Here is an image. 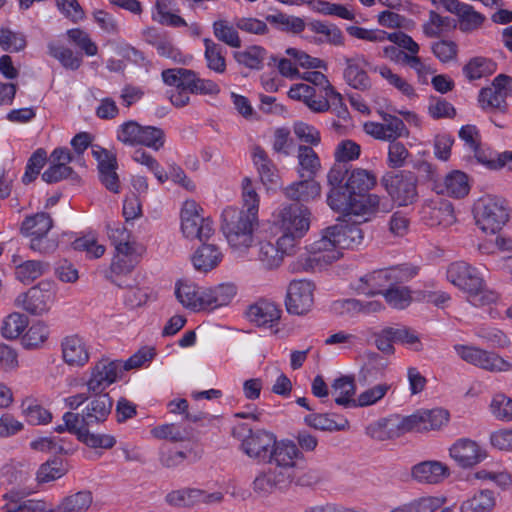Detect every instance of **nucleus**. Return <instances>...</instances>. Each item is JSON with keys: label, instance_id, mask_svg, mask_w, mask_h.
Returning <instances> with one entry per match:
<instances>
[{"label": "nucleus", "instance_id": "c756f323", "mask_svg": "<svg viewBox=\"0 0 512 512\" xmlns=\"http://www.w3.org/2000/svg\"><path fill=\"white\" fill-rule=\"evenodd\" d=\"M296 173L298 177L316 178L322 172V162L319 155L312 147L299 145L297 148Z\"/></svg>", "mask_w": 512, "mask_h": 512}, {"label": "nucleus", "instance_id": "cd10ccee", "mask_svg": "<svg viewBox=\"0 0 512 512\" xmlns=\"http://www.w3.org/2000/svg\"><path fill=\"white\" fill-rule=\"evenodd\" d=\"M292 481L288 474L269 468L255 477L252 488L259 496H267L276 489L286 488Z\"/></svg>", "mask_w": 512, "mask_h": 512}, {"label": "nucleus", "instance_id": "9d476101", "mask_svg": "<svg viewBox=\"0 0 512 512\" xmlns=\"http://www.w3.org/2000/svg\"><path fill=\"white\" fill-rule=\"evenodd\" d=\"M387 193L399 206H407L418 198L417 178L411 172L386 173L381 179Z\"/></svg>", "mask_w": 512, "mask_h": 512}, {"label": "nucleus", "instance_id": "393cba45", "mask_svg": "<svg viewBox=\"0 0 512 512\" xmlns=\"http://www.w3.org/2000/svg\"><path fill=\"white\" fill-rule=\"evenodd\" d=\"M245 315L252 324L266 327L278 323L281 318V310L274 302L260 299L248 306Z\"/></svg>", "mask_w": 512, "mask_h": 512}, {"label": "nucleus", "instance_id": "f3484780", "mask_svg": "<svg viewBox=\"0 0 512 512\" xmlns=\"http://www.w3.org/2000/svg\"><path fill=\"white\" fill-rule=\"evenodd\" d=\"M301 455L297 445L290 440L277 441L273 444L266 462L275 465V470L286 473L291 479L295 478L296 459Z\"/></svg>", "mask_w": 512, "mask_h": 512}, {"label": "nucleus", "instance_id": "1a4fd4ad", "mask_svg": "<svg viewBox=\"0 0 512 512\" xmlns=\"http://www.w3.org/2000/svg\"><path fill=\"white\" fill-rule=\"evenodd\" d=\"M237 294L232 283H222L214 287L199 288L192 284V311H213L227 306Z\"/></svg>", "mask_w": 512, "mask_h": 512}, {"label": "nucleus", "instance_id": "0e129e2a", "mask_svg": "<svg viewBox=\"0 0 512 512\" xmlns=\"http://www.w3.org/2000/svg\"><path fill=\"white\" fill-rule=\"evenodd\" d=\"M213 29L214 35L218 40L234 48L240 47L241 40L238 32L234 26L226 20L215 21L213 24Z\"/></svg>", "mask_w": 512, "mask_h": 512}, {"label": "nucleus", "instance_id": "69168bd1", "mask_svg": "<svg viewBox=\"0 0 512 512\" xmlns=\"http://www.w3.org/2000/svg\"><path fill=\"white\" fill-rule=\"evenodd\" d=\"M0 46L3 50L9 52L22 51L26 47V37L23 33L1 27Z\"/></svg>", "mask_w": 512, "mask_h": 512}, {"label": "nucleus", "instance_id": "09e8293b", "mask_svg": "<svg viewBox=\"0 0 512 512\" xmlns=\"http://www.w3.org/2000/svg\"><path fill=\"white\" fill-rule=\"evenodd\" d=\"M47 265L34 259L25 260L15 265V277L24 284L33 282L43 274Z\"/></svg>", "mask_w": 512, "mask_h": 512}, {"label": "nucleus", "instance_id": "e2e57ef3", "mask_svg": "<svg viewBox=\"0 0 512 512\" xmlns=\"http://www.w3.org/2000/svg\"><path fill=\"white\" fill-rule=\"evenodd\" d=\"M399 417L395 419H384L379 421L375 425H371L367 428V433L374 439L383 441L388 438L399 437L397 429V421Z\"/></svg>", "mask_w": 512, "mask_h": 512}, {"label": "nucleus", "instance_id": "a18cd8bd", "mask_svg": "<svg viewBox=\"0 0 512 512\" xmlns=\"http://www.w3.org/2000/svg\"><path fill=\"white\" fill-rule=\"evenodd\" d=\"M494 493L490 490H481L461 504V512H491L495 507Z\"/></svg>", "mask_w": 512, "mask_h": 512}, {"label": "nucleus", "instance_id": "7ed1b4c3", "mask_svg": "<svg viewBox=\"0 0 512 512\" xmlns=\"http://www.w3.org/2000/svg\"><path fill=\"white\" fill-rule=\"evenodd\" d=\"M376 185V176L373 172L363 169L354 168L349 171L346 182L345 190L346 195L351 196V203L355 204V209L338 210L344 217H348L352 221L353 217L356 219L354 222H366L369 220L371 214L379 205L380 198L368 192Z\"/></svg>", "mask_w": 512, "mask_h": 512}, {"label": "nucleus", "instance_id": "423d86ee", "mask_svg": "<svg viewBox=\"0 0 512 512\" xmlns=\"http://www.w3.org/2000/svg\"><path fill=\"white\" fill-rule=\"evenodd\" d=\"M472 213L476 226L486 234L500 232L510 219L506 201L491 194L479 197L473 204Z\"/></svg>", "mask_w": 512, "mask_h": 512}, {"label": "nucleus", "instance_id": "f704fd0d", "mask_svg": "<svg viewBox=\"0 0 512 512\" xmlns=\"http://www.w3.org/2000/svg\"><path fill=\"white\" fill-rule=\"evenodd\" d=\"M52 227V220L46 213H37L27 217L21 226V232L24 236L30 238L31 248L36 251L35 240L44 237Z\"/></svg>", "mask_w": 512, "mask_h": 512}, {"label": "nucleus", "instance_id": "2f4dec72", "mask_svg": "<svg viewBox=\"0 0 512 512\" xmlns=\"http://www.w3.org/2000/svg\"><path fill=\"white\" fill-rule=\"evenodd\" d=\"M448 475V467L438 461H424L412 468L413 478L421 483L437 484Z\"/></svg>", "mask_w": 512, "mask_h": 512}, {"label": "nucleus", "instance_id": "79ce46f5", "mask_svg": "<svg viewBox=\"0 0 512 512\" xmlns=\"http://www.w3.org/2000/svg\"><path fill=\"white\" fill-rule=\"evenodd\" d=\"M241 204V212L259 218L260 196L249 177L243 178L241 183Z\"/></svg>", "mask_w": 512, "mask_h": 512}, {"label": "nucleus", "instance_id": "0eeeda50", "mask_svg": "<svg viewBox=\"0 0 512 512\" xmlns=\"http://www.w3.org/2000/svg\"><path fill=\"white\" fill-rule=\"evenodd\" d=\"M449 416V412L442 408L419 409L411 415L399 417L398 435L438 431L447 425Z\"/></svg>", "mask_w": 512, "mask_h": 512}, {"label": "nucleus", "instance_id": "4468645a", "mask_svg": "<svg viewBox=\"0 0 512 512\" xmlns=\"http://www.w3.org/2000/svg\"><path fill=\"white\" fill-rule=\"evenodd\" d=\"M314 285L307 280H294L290 282L285 305L288 313L294 315H304L308 313L313 304Z\"/></svg>", "mask_w": 512, "mask_h": 512}, {"label": "nucleus", "instance_id": "2eb2a0df", "mask_svg": "<svg viewBox=\"0 0 512 512\" xmlns=\"http://www.w3.org/2000/svg\"><path fill=\"white\" fill-rule=\"evenodd\" d=\"M348 173L349 172L337 162L327 173V183L330 186V190L327 195V204L336 212L338 210L354 209V204L353 202L351 203L350 200L351 196L346 195V192H344L345 185L342 186L345 175H348Z\"/></svg>", "mask_w": 512, "mask_h": 512}, {"label": "nucleus", "instance_id": "e433bc0d", "mask_svg": "<svg viewBox=\"0 0 512 512\" xmlns=\"http://www.w3.org/2000/svg\"><path fill=\"white\" fill-rule=\"evenodd\" d=\"M388 383H379L360 393L355 400L338 399L337 404L345 408L348 407H368L380 401L390 390Z\"/></svg>", "mask_w": 512, "mask_h": 512}, {"label": "nucleus", "instance_id": "5701e85b", "mask_svg": "<svg viewBox=\"0 0 512 512\" xmlns=\"http://www.w3.org/2000/svg\"><path fill=\"white\" fill-rule=\"evenodd\" d=\"M286 198L299 203H311L319 200L322 195V186L314 177H299L283 188Z\"/></svg>", "mask_w": 512, "mask_h": 512}, {"label": "nucleus", "instance_id": "de8ad7c7", "mask_svg": "<svg viewBox=\"0 0 512 512\" xmlns=\"http://www.w3.org/2000/svg\"><path fill=\"white\" fill-rule=\"evenodd\" d=\"M496 71V63L488 58H472L463 68L464 75L470 80L489 76Z\"/></svg>", "mask_w": 512, "mask_h": 512}, {"label": "nucleus", "instance_id": "9b49d317", "mask_svg": "<svg viewBox=\"0 0 512 512\" xmlns=\"http://www.w3.org/2000/svg\"><path fill=\"white\" fill-rule=\"evenodd\" d=\"M55 286L51 281H41L27 292L17 296L15 304L34 316L47 313L55 298Z\"/></svg>", "mask_w": 512, "mask_h": 512}, {"label": "nucleus", "instance_id": "774afa93", "mask_svg": "<svg viewBox=\"0 0 512 512\" xmlns=\"http://www.w3.org/2000/svg\"><path fill=\"white\" fill-rule=\"evenodd\" d=\"M361 153V147L350 139L341 140L335 147L334 159L337 163H346L357 160Z\"/></svg>", "mask_w": 512, "mask_h": 512}, {"label": "nucleus", "instance_id": "49530a36", "mask_svg": "<svg viewBox=\"0 0 512 512\" xmlns=\"http://www.w3.org/2000/svg\"><path fill=\"white\" fill-rule=\"evenodd\" d=\"M48 53L66 69L77 70L82 64V57L79 54L58 42L48 44Z\"/></svg>", "mask_w": 512, "mask_h": 512}, {"label": "nucleus", "instance_id": "aec40b11", "mask_svg": "<svg viewBox=\"0 0 512 512\" xmlns=\"http://www.w3.org/2000/svg\"><path fill=\"white\" fill-rule=\"evenodd\" d=\"M122 373V364L118 361L101 360L92 368L91 377L87 381L89 393H104Z\"/></svg>", "mask_w": 512, "mask_h": 512}, {"label": "nucleus", "instance_id": "412c9836", "mask_svg": "<svg viewBox=\"0 0 512 512\" xmlns=\"http://www.w3.org/2000/svg\"><path fill=\"white\" fill-rule=\"evenodd\" d=\"M382 119L383 123L366 122L364 131L375 139L382 141L397 140L407 136L408 132L403 120L387 113L382 114Z\"/></svg>", "mask_w": 512, "mask_h": 512}, {"label": "nucleus", "instance_id": "6e6552de", "mask_svg": "<svg viewBox=\"0 0 512 512\" xmlns=\"http://www.w3.org/2000/svg\"><path fill=\"white\" fill-rule=\"evenodd\" d=\"M447 279L454 286L468 294L472 303L482 301L484 282L477 269L469 263L459 260L451 263L447 269Z\"/></svg>", "mask_w": 512, "mask_h": 512}, {"label": "nucleus", "instance_id": "3c124183", "mask_svg": "<svg viewBox=\"0 0 512 512\" xmlns=\"http://www.w3.org/2000/svg\"><path fill=\"white\" fill-rule=\"evenodd\" d=\"M236 62L250 69H260L265 60V50L257 45L234 53Z\"/></svg>", "mask_w": 512, "mask_h": 512}, {"label": "nucleus", "instance_id": "4c0bfd02", "mask_svg": "<svg viewBox=\"0 0 512 512\" xmlns=\"http://www.w3.org/2000/svg\"><path fill=\"white\" fill-rule=\"evenodd\" d=\"M152 435L158 439H166L171 442H185L193 438V428L181 423H169L154 427Z\"/></svg>", "mask_w": 512, "mask_h": 512}, {"label": "nucleus", "instance_id": "72a5a7b5", "mask_svg": "<svg viewBox=\"0 0 512 512\" xmlns=\"http://www.w3.org/2000/svg\"><path fill=\"white\" fill-rule=\"evenodd\" d=\"M366 66L367 61L364 56H356L347 61L344 77L351 87L365 90L371 86V81L365 71Z\"/></svg>", "mask_w": 512, "mask_h": 512}, {"label": "nucleus", "instance_id": "338daca9", "mask_svg": "<svg viewBox=\"0 0 512 512\" xmlns=\"http://www.w3.org/2000/svg\"><path fill=\"white\" fill-rule=\"evenodd\" d=\"M69 41L79 47L87 56H95L98 47L93 42L87 32L80 28L69 29L66 32Z\"/></svg>", "mask_w": 512, "mask_h": 512}, {"label": "nucleus", "instance_id": "a211bd4d", "mask_svg": "<svg viewBox=\"0 0 512 512\" xmlns=\"http://www.w3.org/2000/svg\"><path fill=\"white\" fill-rule=\"evenodd\" d=\"M91 153L97 161L101 183L109 191L118 193L120 191V182L116 172L118 164L115 153L98 145H93L91 147Z\"/></svg>", "mask_w": 512, "mask_h": 512}, {"label": "nucleus", "instance_id": "680f3d73", "mask_svg": "<svg viewBox=\"0 0 512 512\" xmlns=\"http://www.w3.org/2000/svg\"><path fill=\"white\" fill-rule=\"evenodd\" d=\"M395 343L405 345L415 352L423 350L419 334L413 328L405 325L395 326Z\"/></svg>", "mask_w": 512, "mask_h": 512}, {"label": "nucleus", "instance_id": "c9c22d12", "mask_svg": "<svg viewBox=\"0 0 512 512\" xmlns=\"http://www.w3.org/2000/svg\"><path fill=\"white\" fill-rule=\"evenodd\" d=\"M136 258H112L110 266L103 270L104 276L119 287L127 286L126 278L134 271Z\"/></svg>", "mask_w": 512, "mask_h": 512}, {"label": "nucleus", "instance_id": "052dcab7", "mask_svg": "<svg viewBox=\"0 0 512 512\" xmlns=\"http://www.w3.org/2000/svg\"><path fill=\"white\" fill-rule=\"evenodd\" d=\"M72 248L75 252L86 253L90 256H103L105 253L104 245L99 243L93 233L75 239L72 243Z\"/></svg>", "mask_w": 512, "mask_h": 512}, {"label": "nucleus", "instance_id": "13d9d810", "mask_svg": "<svg viewBox=\"0 0 512 512\" xmlns=\"http://www.w3.org/2000/svg\"><path fill=\"white\" fill-rule=\"evenodd\" d=\"M266 21L282 31L295 34L302 32L305 28V23L301 18L281 13L268 15Z\"/></svg>", "mask_w": 512, "mask_h": 512}, {"label": "nucleus", "instance_id": "20e7f679", "mask_svg": "<svg viewBox=\"0 0 512 512\" xmlns=\"http://www.w3.org/2000/svg\"><path fill=\"white\" fill-rule=\"evenodd\" d=\"M201 206L193 199L183 202L180 211V228L186 238H197L202 243L196 256H219L220 247L213 237L214 227L210 218L202 215Z\"/></svg>", "mask_w": 512, "mask_h": 512}, {"label": "nucleus", "instance_id": "6ab92c4d", "mask_svg": "<svg viewBox=\"0 0 512 512\" xmlns=\"http://www.w3.org/2000/svg\"><path fill=\"white\" fill-rule=\"evenodd\" d=\"M237 429L241 430V432H249V435L243 439L241 444L244 453L251 458L266 461L273 444H275L276 436L265 430L252 431L244 424L240 425Z\"/></svg>", "mask_w": 512, "mask_h": 512}, {"label": "nucleus", "instance_id": "473e14b6", "mask_svg": "<svg viewBox=\"0 0 512 512\" xmlns=\"http://www.w3.org/2000/svg\"><path fill=\"white\" fill-rule=\"evenodd\" d=\"M423 215L430 226L447 227L455 222L454 209L448 201H437L423 208Z\"/></svg>", "mask_w": 512, "mask_h": 512}, {"label": "nucleus", "instance_id": "58836bf2", "mask_svg": "<svg viewBox=\"0 0 512 512\" xmlns=\"http://www.w3.org/2000/svg\"><path fill=\"white\" fill-rule=\"evenodd\" d=\"M92 503V492L82 490L64 497L52 512H87Z\"/></svg>", "mask_w": 512, "mask_h": 512}, {"label": "nucleus", "instance_id": "b1692460", "mask_svg": "<svg viewBox=\"0 0 512 512\" xmlns=\"http://www.w3.org/2000/svg\"><path fill=\"white\" fill-rule=\"evenodd\" d=\"M93 397L82 409V422L87 426L104 423L112 412L113 399L109 393H92Z\"/></svg>", "mask_w": 512, "mask_h": 512}, {"label": "nucleus", "instance_id": "5fc2aeb1", "mask_svg": "<svg viewBox=\"0 0 512 512\" xmlns=\"http://www.w3.org/2000/svg\"><path fill=\"white\" fill-rule=\"evenodd\" d=\"M334 258H296L289 265V269L293 273L321 272L333 263Z\"/></svg>", "mask_w": 512, "mask_h": 512}, {"label": "nucleus", "instance_id": "864d4df0", "mask_svg": "<svg viewBox=\"0 0 512 512\" xmlns=\"http://www.w3.org/2000/svg\"><path fill=\"white\" fill-rule=\"evenodd\" d=\"M333 309L338 313H343L344 311L374 313V312L381 311L383 309V305L378 301H368V302L362 303L356 299H345V300L335 301L333 303Z\"/></svg>", "mask_w": 512, "mask_h": 512}, {"label": "nucleus", "instance_id": "bb28decb", "mask_svg": "<svg viewBox=\"0 0 512 512\" xmlns=\"http://www.w3.org/2000/svg\"><path fill=\"white\" fill-rule=\"evenodd\" d=\"M434 189L438 194L460 199L469 194L470 180L466 173L460 170H453L441 182H436Z\"/></svg>", "mask_w": 512, "mask_h": 512}, {"label": "nucleus", "instance_id": "dca6fc26", "mask_svg": "<svg viewBox=\"0 0 512 512\" xmlns=\"http://www.w3.org/2000/svg\"><path fill=\"white\" fill-rule=\"evenodd\" d=\"M251 159L262 185L266 192H276L282 187V179L278 168L268 157L267 153L259 146L251 150Z\"/></svg>", "mask_w": 512, "mask_h": 512}, {"label": "nucleus", "instance_id": "a878e982", "mask_svg": "<svg viewBox=\"0 0 512 512\" xmlns=\"http://www.w3.org/2000/svg\"><path fill=\"white\" fill-rule=\"evenodd\" d=\"M288 96L293 100L302 101L313 112H324L332 107V102L306 83L292 85L288 91Z\"/></svg>", "mask_w": 512, "mask_h": 512}, {"label": "nucleus", "instance_id": "f257e3e1", "mask_svg": "<svg viewBox=\"0 0 512 512\" xmlns=\"http://www.w3.org/2000/svg\"><path fill=\"white\" fill-rule=\"evenodd\" d=\"M277 66L282 76L289 79L301 78L313 84L316 92L332 102V107L339 117L343 119L347 117L348 112L343 106L341 94L333 88L322 72V70H327L324 60L313 57L303 50L290 47L285 50V57L279 59Z\"/></svg>", "mask_w": 512, "mask_h": 512}, {"label": "nucleus", "instance_id": "c03bdc74", "mask_svg": "<svg viewBox=\"0 0 512 512\" xmlns=\"http://www.w3.org/2000/svg\"><path fill=\"white\" fill-rule=\"evenodd\" d=\"M296 238L298 237L285 232L275 246L270 242L260 243V253L263 256H273V253L275 256H290L296 252Z\"/></svg>", "mask_w": 512, "mask_h": 512}, {"label": "nucleus", "instance_id": "39448f33", "mask_svg": "<svg viewBox=\"0 0 512 512\" xmlns=\"http://www.w3.org/2000/svg\"><path fill=\"white\" fill-rule=\"evenodd\" d=\"M259 218H254L236 206H228L221 213V230L228 245L239 253H244L254 243V232Z\"/></svg>", "mask_w": 512, "mask_h": 512}, {"label": "nucleus", "instance_id": "4be33fe9", "mask_svg": "<svg viewBox=\"0 0 512 512\" xmlns=\"http://www.w3.org/2000/svg\"><path fill=\"white\" fill-rule=\"evenodd\" d=\"M450 457L462 468H470L486 458V451L474 440L458 439L449 449Z\"/></svg>", "mask_w": 512, "mask_h": 512}, {"label": "nucleus", "instance_id": "f03ea898", "mask_svg": "<svg viewBox=\"0 0 512 512\" xmlns=\"http://www.w3.org/2000/svg\"><path fill=\"white\" fill-rule=\"evenodd\" d=\"M418 273V267L402 265L373 272L361 278L358 290L366 295L383 294L386 302L395 309H405L412 301L408 287L393 283L411 279Z\"/></svg>", "mask_w": 512, "mask_h": 512}, {"label": "nucleus", "instance_id": "ea45409f", "mask_svg": "<svg viewBox=\"0 0 512 512\" xmlns=\"http://www.w3.org/2000/svg\"><path fill=\"white\" fill-rule=\"evenodd\" d=\"M451 8L449 12L458 16L460 28L463 31L475 30L479 28L485 20V17L477 12L471 5L460 2L459 0H457Z\"/></svg>", "mask_w": 512, "mask_h": 512}, {"label": "nucleus", "instance_id": "8fccbe9b", "mask_svg": "<svg viewBox=\"0 0 512 512\" xmlns=\"http://www.w3.org/2000/svg\"><path fill=\"white\" fill-rule=\"evenodd\" d=\"M67 473L64 461L61 458H53L43 463L37 471V481L47 483L61 478Z\"/></svg>", "mask_w": 512, "mask_h": 512}, {"label": "nucleus", "instance_id": "f8f14e48", "mask_svg": "<svg viewBox=\"0 0 512 512\" xmlns=\"http://www.w3.org/2000/svg\"><path fill=\"white\" fill-rule=\"evenodd\" d=\"M273 218L284 232L301 238L309 230L311 212L302 206L284 204L273 212Z\"/></svg>", "mask_w": 512, "mask_h": 512}, {"label": "nucleus", "instance_id": "7c9ffc66", "mask_svg": "<svg viewBox=\"0 0 512 512\" xmlns=\"http://www.w3.org/2000/svg\"><path fill=\"white\" fill-rule=\"evenodd\" d=\"M64 361L70 366H84L89 361V352L82 338L72 335L62 341Z\"/></svg>", "mask_w": 512, "mask_h": 512}, {"label": "nucleus", "instance_id": "603ef678", "mask_svg": "<svg viewBox=\"0 0 512 512\" xmlns=\"http://www.w3.org/2000/svg\"><path fill=\"white\" fill-rule=\"evenodd\" d=\"M207 67L218 74L226 71V60L220 45L210 39H204Z\"/></svg>", "mask_w": 512, "mask_h": 512}, {"label": "nucleus", "instance_id": "6e6d98bb", "mask_svg": "<svg viewBox=\"0 0 512 512\" xmlns=\"http://www.w3.org/2000/svg\"><path fill=\"white\" fill-rule=\"evenodd\" d=\"M200 489L183 488L166 495V502L177 507H191L199 503Z\"/></svg>", "mask_w": 512, "mask_h": 512}, {"label": "nucleus", "instance_id": "a19ab883", "mask_svg": "<svg viewBox=\"0 0 512 512\" xmlns=\"http://www.w3.org/2000/svg\"><path fill=\"white\" fill-rule=\"evenodd\" d=\"M152 19L162 25L181 27L186 22L181 18L170 0H157L152 10Z\"/></svg>", "mask_w": 512, "mask_h": 512}, {"label": "nucleus", "instance_id": "4d7b16f0", "mask_svg": "<svg viewBox=\"0 0 512 512\" xmlns=\"http://www.w3.org/2000/svg\"><path fill=\"white\" fill-rule=\"evenodd\" d=\"M28 317L21 313H11L6 317L2 325V335L7 339L19 337L28 326Z\"/></svg>", "mask_w": 512, "mask_h": 512}, {"label": "nucleus", "instance_id": "bf43d9fd", "mask_svg": "<svg viewBox=\"0 0 512 512\" xmlns=\"http://www.w3.org/2000/svg\"><path fill=\"white\" fill-rule=\"evenodd\" d=\"M304 422L309 426L321 431H342L348 427V421L343 424H337L325 413H311L304 418Z\"/></svg>", "mask_w": 512, "mask_h": 512}, {"label": "nucleus", "instance_id": "37998d69", "mask_svg": "<svg viewBox=\"0 0 512 512\" xmlns=\"http://www.w3.org/2000/svg\"><path fill=\"white\" fill-rule=\"evenodd\" d=\"M166 142L165 132L156 126L140 125L136 147L143 146L153 151L162 149Z\"/></svg>", "mask_w": 512, "mask_h": 512}, {"label": "nucleus", "instance_id": "c85d7f7f", "mask_svg": "<svg viewBox=\"0 0 512 512\" xmlns=\"http://www.w3.org/2000/svg\"><path fill=\"white\" fill-rule=\"evenodd\" d=\"M344 223L337 224L329 227V233L335 237L336 244L339 249H353L362 243L363 234L361 229L355 224L361 222L349 221L348 217H345ZM356 218L353 217L352 220Z\"/></svg>", "mask_w": 512, "mask_h": 512}, {"label": "nucleus", "instance_id": "ddd939ff", "mask_svg": "<svg viewBox=\"0 0 512 512\" xmlns=\"http://www.w3.org/2000/svg\"><path fill=\"white\" fill-rule=\"evenodd\" d=\"M454 349L462 360L483 370L493 373L512 370V363L493 351L466 345H455Z\"/></svg>", "mask_w": 512, "mask_h": 512}]
</instances>
